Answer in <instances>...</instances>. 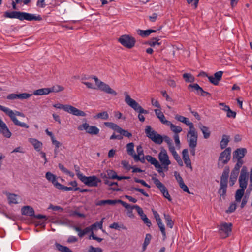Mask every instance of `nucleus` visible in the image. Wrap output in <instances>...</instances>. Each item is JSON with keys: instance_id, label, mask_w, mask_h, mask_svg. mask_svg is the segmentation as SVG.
Segmentation results:
<instances>
[{"instance_id": "obj_28", "label": "nucleus", "mask_w": 252, "mask_h": 252, "mask_svg": "<svg viewBox=\"0 0 252 252\" xmlns=\"http://www.w3.org/2000/svg\"><path fill=\"white\" fill-rule=\"evenodd\" d=\"M169 126L170 129L175 133V134H178L182 131V128L181 126H176L172 124L170 122L167 125Z\"/></svg>"}, {"instance_id": "obj_15", "label": "nucleus", "mask_w": 252, "mask_h": 252, "mask_svg": "<svg viewBox=\"0 0 252 252\" xmlns=\"http://www.w3.org/2000/svg\"><path fill=\"white\" fill-rule=\"evenodd\" d=\"M222 74V71H219L214 74V77L213 76H209L208 77V78L211 83L215 85H217L218 84L219 82L221 80Z\"/></svg>"}, {"instance_id": "obj_20", "label": "nucleus", "mask_w": 252, "mask_h": 252, "mask_svg": "<svg viewBox=\"0 0 252 252\" xmlns=\"http://www.w3.org/2000/svg\"><path fill=\"white\" fill-rule=\"evenodd\" d=\"M175 118L185 124L186 125L189 126V129L194 127V125L192 123L190 122L188 118L182 116L181 115H177L175 116Z\"/></svg>"}, {"instance_id": "obj_61", "label": "nucleus", "mask_w": 252, "mask_h": 252, "mask_svg": "<svg viewBox=\"0 0 252 252\" xmlns=\"http://www.w3.org/2000/svg\"><path fill=\"white\" fill-rule=\"evenodd\" d=\"M133 159L135 161H140L142 163H144L145 162V160H146V156H144V155L140 157L135 156V158H134Z\"/></svg>"}, {"instance_id": "obj_63", "label": "nucleus", "mask_w": 252, "mask_h": 252, "mask_svg": "<svg viewBox=\"0 0 252 252\" xmlns=\"http://www.w3.org/2000/svg\"><path fill=\"white\" fill-rule=\"evenodd\" d=\"M236 208V204L235 203H232L230 204L228 209L226 210V213H230L233 212Z\"/></svg>"}, {"instance_id": "obj_9", "label": "nucleus", "mask_w": 252, "mask_h": 252, "mask_svg": "<svg viewBox=\"0 0 252 252\" xmlns=\"http://www.w3.org/2000/svg\"><path fill=\"white\" fill-rule=\"evenodd\" d=\"M81 181L86 186L89 187H97L98 183L101 182V180L95 176H91L86 177L82 176Z\"/></svg>"}, {"instance_id": "obj_12", "label": "nucleus", "mask_w": 252, "mask_h": 252, "mask_svg": "<svg viewBox=\"0 0 252 252\" xmlns=\"http://www.w3.org/2000/svg\"><path fill=\"white\" fill-rule=\"evenodd\" d=\"M231 149L230 147L227 148L224 151L221 152L219 158L218 165L221 162L222 165L226 164L230 159Z\"/></svg>"}, {"instance_id": "obj_44", "label": "nucleus", "mask_w": 252, "mask_h": 252, "mask_svg": "<svg viewBox=\"0 0 252 252\" xmlns=\"http://www.w3.org/2000/svg\"><path fill=\"white\" fill-rule=\"evenodd\" d=\"M152 141L156 144H161L163 142L162 136L160 134L157 133L156 134L155 137L153 138Z\"/></svg>"}, {"instance_id": "obj_39", "label": "nucleus", "mask_w": 252, "mask_h": 252, "mask_svg": "<svg viewBox=\"0 0 252 252\" xmlns=\"http://www.w3.org/2000/svg\"><path fill=\"white\" fill-rule=\"evenodd\" d=\"M95 119H101L102 120H107L109 118V115L106 111L98 113L94 117Z\"/></svg>"}, {"instance_id": "obj_7", "label": "nucleus", "mask_w": 252, "mask_h": 252, "mask_svg": "<svg viewBox=\"0 0 252 252\" xmlns=\"http://www.w3.org/2000/svg\"><path fill=\"white\" fill-rule=\"evenodd\" d=\"M197 132L196 131L194 127L190 128L187 134V141L189 147L197 146Z\"/></svg>"}, {"instance_id": "obj_46", "label": "nucleus", "mask_w": 252, "mask_h": 252, "mask_svg": "<svg viewBox=\"0 0 252 252\" xmlns=\"http://www.w3.org/2000/svg\"><path fill=\"white\" fill-rule=\"evenodd\" d=\"M9 202L10 203L17 204V195L15 194H9L8 196Z\"/></svg>"}, {"instance_id": "obj_62", "label": "nucleus", "mask_w": 252, "mask_h": 252, "mask_svg": "<svg viewBox=\"0 0 252 252\" xmlns=\"http://www.w3.org/2000/svg\"><path fill=\"white\" fill-rule=\"evenodd\" d=\"M73 229L78 232V235L79 237L82 238L85 234L83 230H82L79 227L77 226H73Z\"/></svg>"}, {"instance_id": "obj_43", "label": "nucleus", "mask_w": 252, "mask_h": 252, "mask_svg": "<svg viewBox=\"0 0 252 252\" xmlns=\"http://www.w3.org/2000/svg\"><path fill=\"white\" fill-rule=\"evenodd\" d=\"M48 89H49V91H50V93H51V92L57 93V92L63 91L64 90V88L60 85L54 86L52 87H51L50 88H48Z\"/></svg>"}, {"instance_id": "obj_41", "label": "nucleus", "mask_w": 252, "mask_h": 252, "mask_svg": "<svg viewBox=\"0 0 252 252\" xmlns=\"http://www.w3.org/2000/svg\"><path fill=\"white\" fill-rule=\"evenodd\" d=\"M104 125L107 127L116 131L117 132L119 131V129L120 128L118 125L112 122H105Z\"/></svg>"}, {"instance_id": "obj_58", "label": "nucleus", "mask_w": 252, "mask_h": 252, "mask_svg": "<svg viewBox=\"0 0 252 252\" xmlns=\"http://www.w3.org/2000/svg\"><path fill=\"white\" fill-rule=\"evenodd\" d=\"M159 39L154 38L151 41H149L148 44L151 46H155L156 45H160V43L158 42Z\"/></svg>"}, {"instance_id": "obj_17", "label": "nucleus", "mask_w": 252, "mask_h": 252, "mask_svg": "<svg viewBox=\"0 0 252 252\" xmlns=\"http://www.w3.org/2000/svg\"><path fill=\"white\" fill-rule=\"evenodd\" d=\"M183 159L187 167L192 168L191 160L189 156V152L187 149H185L182 151Z\"/></svg>"}, {"instance_id": "obj_13", "label": "nucleus", "mask_w": 252, "mask_h": 252, "mask_svg": "<svg viewBox=\"0 0 252 252\" xmlns=\"http://www.w3.org/2000/svg\"><path fill=\"white\" fill-rule=\"evenodd\" d=\"M158 159L161 164H171L169 160V156L167 154L166 150L162 148L158 155Z\"/></svg>"}, {"instance_id": "obj_8", "label": "nucleus", "mask_w": 252, "mask_h": 252, "mask_svg": "<svg viewBox=\"0 0 252 252\" xmlns=\"http://www.w3.org/2000/svg\"><path fill=\"white\" fill-rule=\"evenodd\" d=\"M232 224L231 223L222 222L219 225V231L223 238L229 236L232 231Z\"/></svg>"}, {"instance_id": "obj_54", "label": "nucleus", "mask_w": 252, "mask_h": 252, "mask_svg": "<svg viewBox=\"0 0 252 252\" xmlns=\"http://www.w3.org/2000/svg\"><path fill=\"white\" fill-rule=\"evenodd\" d=\"M118 203H120V204H121L123 206H124L125 208H126V209L127 210H132L134 208V206H131L129 204H128V203L121 200H118Z\"/></svg>"}, {"instance_id": "obj_57", "label": "nucleus", "mask_w": 252, "mask_h": 252, "mask_svg": "<svg viewBox=\"0 0 252 252\" xmlns=\"http://www.w3.org/2000/svg\"><path fill=\"white\" fill-rule=\"evenodd\" d=\"M134 208L136 210L138 214L140 216L141 219L144 218V216H146V215L144 213L143 210L141 208H140L138 205H134Z\"/></svg>"}, {"instance_id": "obj_30", "label": "nucleus", "mask_w": 252, "mask_h": 252, "mask_svg": "<svg viewBox=\"0 0 252 252\" xmlns=\"http://www.w3.org/2000/svg\"><path fill=\"white\" fill-rule=\"evenodd\" d=\"M199 128L203 134V137L205 139H208L210 136V131L209 128L202 125H199Z\"/></svg>"}, {"instance_id": "obj_29", "label": "nucleus", "mask_w": 252, "mask_h": 252, "mask_svg": "<svg viewBox=\"0 0 252 252\" xmlns=\"http://www.w3.org/2000/svg\"><path fill=\"white\" fill-rule=\"evenodd\" d=\"M50 93L48 88H42L35 90L32 94L35 95H41L44 94H48Z\"/></svg>"}, {"instance_id": "obj_26", "label": "nucleus", "mask_w": 252, "mask_h": 252, "mask_svg": "<svg viewBox=\"0 0 252 252\" xmlns=\"http://www.w3.org/2000/svg\"><path fill=\"white\" fill-rule=\"evenodd\" d=\"M146 159L152 165H153L155 167H158L159 166V162L157 159L150 155H146Z\"/></svg>"}, {"instance_id": "obj_52", "label": "nucleus", "mask_w": 252, "mask_h": 252, "mask_svg": "<svg viewBox=\"0 0 252 252\" xmlns=\"http://www.w3.org/2000/svg\"><path fill=\"white\" fill-rule=\"evenodd\" d=\"M137 33L143 37H146L150 35L148 30H142L138 29L137 30Z\"/></svg>"}, {"instance_id": "obj_36", "label": "nucleus", "mask_w": 252, "mask_h": 252, "mask_svg": "<svg viewBox=\"0 0 252 252\" xmlns=\"http://www.w3.org/2000/svg\"><path fill=\"white\" fill-rule=\"evenodd\" d=\"M18 14L19 11H12V12H9V11H6L4 13V16L6 18H18Z\"/></svg>"}, {"instance_id": "obj_10", "label": "nucleus", "mask_w": 252, "mask_h": 252, "mask_svg": "<svg viewBox=\"0 0 252 252\" xmlns=\"http://www.w3.org/2000/svg\"><path fill=\"white\" fill-rule=\"evenodd\" d=\"M78 129L81 131L85 130L87 133L92 135H97L99 132V129L96 126H90L87 123L79 126Z\"/></svg>"}, {"instance_id": "obj_22", "label": "nucleus", "mask_w": 252, "mask_h": 252, "mask_svg": "<svg viewBox=\"0 0 252 252\" xmlns=\"http://www.w3.org/2000/svg\"><path fill=\"white\" fill-rule=\"evenodd\" d=\"M45 177L49 181H50L53 183L57 189L58 188V186L57 185L60 184V183H58L57 181V178L55 175L50 172H48L46 173Z\"/></svg>"}, {"instance_id": "obj_25", "label": "nucleus", "mask_w": 252, "mask_h": 252, "mask_svg": "<svg viewBox=\"0 0 252 252\" xmlns=\"http://www.w3.org/2000/svg\"><path fill=\"white\" fill-rule=\"evenodd\" d=\"M145 133L146 134L147 136L149 137L150 139H151L152 140V139H153V138L155 137L156 134L158 133L156 131L153 130L151 126H146L145 129Z\"/></svg>"}, {"instance_id": "obj_53", "label": "nucleus", "mask_w": 252, "mask_h": 252, "mask_svg": "<svg viewBox=\"0 0 252 252\" xmlns=\"http://www.w3.org/2000/svg\"><path fill=\"white\" fill-rule=\"evenodd\" d=\"M58 189L60 190H62L64 191H70V190H74V189L72 187H68L64 186L63 185H62V184H58Z\"/></svg>"}, {"instance_id": "obj_6", "label": "nucleus", "mask_w": 252, "mask_h": 252, "mask_svg": "<svg viewBox=\"0 0 252 252\" xmlns=\"http://www.w3.org/2000/svg\"><path fill=\"white\" fill-rule=\"evenodd\" d=\"M248 180V172L246 166H244L241 170L239 178V183L241 189H245L247 188Z\"/></svg>"}, {"instance_id": "obj_14", "label": "nucleus", "mask_w": 252, "mask_h": 252, "mask_svg": "<svg viewBox=\"0 0 252 252\" xmlns=\"http://www.w3.org/2000/svg\"><path fill=\"white\" fill-rule=\"evenodd\" d=\"M247 153L246 148H242L237 149L233 153L232 160L235 162V159L243 160L242 158L245 157Z\"/></svg>"}, {"instance_id": "obj_60", "label": "nucleus", "mask_w": 252, "mask_h": 252, "mask_svg": "<svg viewBox=\"0 0 252 252\" xmlns=\"http://www.w3.org/2000/svg\"><path fill=\"white\" fill-rule=\"evenodd\" d=\"M175 159L177 161L178 164L180 166H183V162L180 157V156L178 154V153H174V154L172 155Z\"/></svg>"}, {"instance_id": "obj_21", "label": "nucleus", "mask_w": 252, "mask_h": 252, "mask_svg": "<svg viewBox=\"0 0 252 252\" xmlns=\"http://www.w3.org/2000/svg\"><path fill=\"white\" fill-rule=\"evenodd\" d=\"M155 112L157 117L159 119L160 121L163 124L167 125L169 123V121L166 120L165 117L160 109H155Z\"/></svg>"}, {"instance_id": "obj_47", "label": "nucleus", "mask_w": 252, "mask_h": 252, "mask_svg": "<svg viewBox=\"0 0 252 252\" xmlns=\"http://www.w3.org/2000/svg\"><path fill=\"white\" fill-rule=\"evenodd\" d=\"M104 219V218H103L102 220L100 222H96L92 225H91L92 229L93 231L94 230H95L97 227H98L99 229H102L103 231V230L102 229V224H103V220Z\"/></svg>"}, {"instance_id": "obj_59", "label": "nucleus", "mask_w": 252, "mask_h": 252, "mask_svg": "<svg viewBox=\"0 0 252 252\" xmlns=\"http://www.w3.org/2000/svg\"><path fill=\"white\" fill-rule=\"evenodd\" d=\"M88 252H103V250L100 248H95L92 246H90Z\"/></svg>"}, {"instance_id": "obj_45", "label": "nucleus", "mask_w": 252, "mask_h": 252, "mask_svg": "<svg viewBox=\"0 0 252 252\" xmlns=\"http://www.w3.org/2000/svg\"><path fill=\"white\" fill-rule=\"evenodd\" d=\"M183 78L186 82H193L194 81V77L189 73H185L183 75Z\"/></svg>"}, {"instance_id": "obj_51", "label": "nucleus", "mask_w": 252, "mask_h": 252, "mask_svg": "<svg viewBox=\"0 0 252 252\" xmlns=\"http://www.w3.org/2000/svg\"><path fill=\"white\" fill-rule=\"evenodd\" d=\"M32 94H30L28 93H22L18 94V99L23 100L26 99L31 97Z\"/></svg>"}, {"instance_id": "obj_31", "label": "nucleus", "mask_w": 252, "mask_h": 252, "mask_svg": "<svg viewBox=\"0 0 252 252\" xmlns=\"http://www.w3.org/2000/svg\"><path fill=\"white\" fill-rule=\"evenodd\" d=\"M164 218L165 220V222L166 223V225L168 227H169L170 228H172L174 225V222L172 220L171 216L166 214H164Z\"/></svg>"}, {"instance_id": "obj_24", "label": "nucleus", "mask_w": 252, "mask_h": 252, "mask_svg": "<svg viewBox=\"0 0 252 252\" xmlns=\"http://www.w3.org/2000/svg\"><path fill=\"white\" fill-rule=\"evenodd\" d=\"M229 174V169L226 167L224 169L220 178V183L227 184L228 178Z\"/></svg>"}, {"instance_id": "obj_1", "label": "nucleus", "mask_w": 252, "mask_h": 252, "mask_svg": "<svg viewBox=\"0 0 252 252\" xmlns=\"http://www.w3.org/2000/svg\"><path fill=\"white\" fill-rule=\"evenodd\" d=\"M53 106L58 109H63L64 111L77 116L85 117L86 115L84 111L69 105H63L58 103L54 104Z\"/></svg>"}, {"instance_id": "obj_2", "label": "nucleus", "mask_w": 252, "mask_h": 252, "mask_svg": "<svg viewBox=\"0 0 252 252\" xmlns=\"http://www.w3.org/2000/svg\"><path fill=\"white\" fill-rule=\"evenodd\" d=\"M125 101L130 107L140 114H148V111L144 109L135 100L132 99L126 92L124 93Z\"/></svg>"}, {"instance_id": "obj_56", "label": "nucleus", "mask_w": 252, "mask_h": 252, "mask_svg": "<svg viewBox=\"0 0 252 252\" xmlns=\"http://www.w3.org/2000/svg\"><path fill=\"white\" fill-rule=\"evenodd\" d=\"M188 88H192L194 89V90H196L197 93H200L201 91H203V89L200 87L198 84H190L189 85Z\"/></svg>"}, {"instance_id": "obj_3", "label": "nucleus", "mask_w": 252, "mask_h": 252, "mask_svg": "<svg viewBox=\"0 0 252 252\" xmlns=\"http://www.w3.org/2000/svg\"><path fill=\"white\" fill-rule=\"evenodd\" d=\"M92 78L94 80L96 85L101 91L113 94L114 96L117 95V93L115 90L112 89L108 84L99 80L95 76H92Z\"/></svg>"}, {"instance_id": "obj_18", "label": "nucleus", "mask_w": 252, "mask_h": 252, "mask_svg": "<svg viewBox=\"0 0 252 252\" xmlns=\"http://www.w3.org/2000/svg\"><path fill=\"white\" fill-rule=\"evenodd\" d=\"M22 214L24 215L33 217L34 216V211L33 208L30 206H25L21 209Z\"/></svg>"}, {"instance_id": "obj_5", "label": "nucleus", "mask_w": 252, "mask_h": 252, "mask_svg": "<svg viewBox=\"0 0 252 252\" xmlns=\"http://www.w3.org/2000/svg\"><path fill=\"white\" fill-rule=\"evenodd\" d=\"M9 112H8L7 115L10 118L11 121L15 125L18 126L22 127H25L26 128H29V126L28 125H27L26 123L19 122L16 117V116L24 117V115L22 113L17 111L14 112L10 109Z\"/></svg>"}, {"instance_id": "obj_64", "label": "nucleus", "mask_w": 252, "mask_h": 252, "mask_svg": "<svg viewBox=\"0 0 252 252\" xmlns=\"http://www.w3.org/2000/svg\"><path fill=\"white\" fill-rule=\"evenodd\" d=\"M179 186L184 191L190 193L188 187L185 184L184 181L179 183Z\"/></svg>"}, {"instance_id": "obj_42", "label": "nucleus", "mask_w": 252, "mask_h": 252, "mask_svg": "<svg viewBox=\"0 0 252 252\" xmlns=\"http://www.w3.org/2000/svg\"><path fill=\"white\" fill-rule=\"evenodd\" d=\"M235 161H236V164L232 170L239 173L240 169L244 164V161L243 160L240 159H235Z\"/></svg>"}, {"instance_id": "obj_50", "label": "nucleus", "mask_w": 252, "mask_h": 252, "mask_svg": "<svg viewBox=\"0 0 252 252\" xmlns=\"http://www.w3.org/2000/svg\"><path fill=\"white\" fill-rule=\"evenodd\" d=\"M136 150H137V154H136L134 153V154L133 157V158H135V156L140 157V156L144 155L143 150L141 145H138L137 146Z\"/></svg>"}, {"instance_id": "obj_23", "label": "nucleus", "mask_w": 252, "mask_h": 252, "mask_svg": "<svg viewBox=\"0 0 252 252\" xmlns=\"http://www.w3.org/2000/svg\"><path fill=\"white\" fill-rule=\"evenodd\" d=\"M227 187V184L220 183V187L218 192L220 195V198L222 197L223 199H224L226 193Z\"/></svg>"}, {"instance_id": "obj_19", "label": "nucleus", "mask_w": 252, "mask_h": 252, "mask_svg": "<svg viewBox=\"0 0 252 252\" xmlns=\"http://www.w3.org/2000/svg\"><path fill=\"white\" fill-rule=\"evenodd\" d=\"M152 180L157 187L160 190L162 194L167 190L166 187L158 179L152 177Z\"/></svg>"}, {"instance_id": "obj_40", "label": "nucleus", "mask_w": 252, "mask_h": 252, "mask_svg": "<svg viewBox=\"0 0 252 252\" xmlns=\"http://www.w3.org/2000/svg\"><path fill=\"white\" fill-rule=\"evenodd\" d=\"M157 222L158 225L160 229V230L161 232V233H162L163 237V240H164L166 238L164 225L162 222L161 220H159V221H157Z\"/></svg>"}, {"instance_id": "obj_27", "label": "nucleus", "mask_w": 252, "mask_h": 252, "mask_svg": "<svg viewBox=\"0 0 252 252\" xmlns=\"http://www.w3.org/2000/svg\"><path fill=\"white\" fill-rule=\"evenodd\" d=\"M29 141L34 146L35 149L37 151H39L42 147V144L41 142H39L36 139L34 138H30L29 139Z\"/></svg>"}, {"instance_id": "obj_38", "label": "nucleus", "mask_w": 252, "mask_h": 252, "mask_svg": "<svg viewBox=\"0 0 252 252\" xmlns=\"http://www.w3.org/2000/svg\"><path fill=\"white\" fill-rule=\"evenodd\" d=\"M229 142V137L225 135H223L222 139L220 143V146L222 149L225 148Z\"/></svg>"}, {"instance_id": "obj_33", "label": "nucleus", "mask_w": 252, "mask_h": 252, "mask_svg": "<svg viewBox=\"0 0 252 252\" xmlns=\"http://www.w3.org/2000/svg\"><path fill=\"white\" fill-rule=\"evenodd\" d=\"M245 190V189H240L236 191L235 196L236 202H240L243 196L244 195Z\"/></svg>"}, {"instance_id": "obj_37", "label": "nucleus", "mask_w": 252, "mask_h": 252, "mask_svg": "<svg viewBox=\"0 0 252 252\" xmlns=\"http://www.w3.org/2000/svg\"><path fill=\"white\" fill-rule=\"evenodd\" d=\"M56 249L61 252H73L69 248L67 247L63 246L59 243H56L55 244Z\"/></svg>"}, {"instance_id": "obj_16", "label": "nucleus", "mask_w": 252, "mask_h": 252, "mask_svg": "<svg viewBox=\"0 0 252 252\" xmlns=\"http://www.w3.org/2000/svg\"><path fill=\"white\" fill-rule=\"evenodd\" d=\"M0 129L3 130V136L6 138H10L11 136V133L8 129L6 124L0 119Z\"/></svg>"}, {"instance_id": "obj_32", "label": "nucleus", "mask_w": 252, "mask_h": 252, "mask_svg": "<svg viewBox=\"0 0 252 252\" xmlns=\"http://www.w3.org/2000/svg\"><path fill=\"white\" fill-rule=\"evenodd\" d=\"M109 227L112 229H115L116 230H120V229H123V230H127L126 227L123 224L121 223L119 224L118 222H114L112 224H111Z\"/></svg>"}, {"instance_id": "obj_34", "label": "nucleus", "mask_w": 252, "mask_h": 252, "mask_svg": "<svg viewBox=\"0 0 252 252\" xmlns=\"http://www.w3.org/2000/svg\"><path fill=\"white\" fill-rule=\"evenodd\" d=\"M239 172L232 170L231 172L230 177V186H232L237 180Z\"/></svg>"}, {"instance_id": "obj_55", "label": "nucleus", "mask_w": 252, "mask_h": 252, "mask_svg": "<svg viewBox=\"0 0 252 252\" xmlns=\"http://www.w3.org/2000/svg\"><path fill=\"white\" fill-rule=\"evenodd\" d=\"M108 178L115 179L117 177L116 173L113 170H109L107 171Z\"/></svg>"}, {"instance_id": "obj_49", "label": "nucleus", "mask_w": 252, "mask_h": 252, "mask_svg": "<svg viewBox=\"0 0 252 252\" xmlns=\"http://www.w3.org/2000/svg\"><path fill=\"white\" fill-rule=\"evenodd\" d=\"M152 236L150 234H147L145 238L144 242L143 245V248L145 250L147 246L149 245L151 240Z\"/></svg>"}, {"instance_id": "obj_35", "label": "nucleus", "mask_w": 252, "mask_h": 252, "mask_svg": "<svg viewBox=\"0 0 252 252\" xmlns=\"http://www.w3.org/2000/svg\"><path fill=\"white\" fill-rule=\"evenodd\" d=\"M126 147L127 154L133 157L134 154V143L132 142L129 143L126 145Z\"/></svg>"}, {"instance_id": "obj_48", "label": "nucleus", "mask_w": 252, "mask_h": 252, "mask_svg": "<svg viewBox=\"0 0 252 252\" xmlns=\"http://www.w3.org/2000/svg\"><path fill=\"white\" fill-rule=\"evenodd\" d=\"M118 132L122 136H125L127 137H130L132 136V134L131 133L129 132L127 130H125L122 129L121 127L119 129Z\"/></svg>"}, {"instance_id": "obj_11", "label": "nucleus", "mask_w": 252, "mask_h": 252, "mask_svg": "<svg viewBox=\"0 0 252 252\" xmlns=\"http://www.w3.org/2000/svg\"><path fill=\"white\" fill-rule=\"evenodd\" d=\"M18 17V19L21 21L23 20H26L28 21H40L42 20V18L39 15L37 16L32 14L20 11H19Z\"/></svg>"}, {"instance_id": "obj_4", "label": "nucleus", "mask_w": 252, "mask_h": 252, "mask_svg": "<svg viewBox=\"0 0 252 252\" xmlns=\"http://www.w3.org/2000/svg\"><path fill=\"white\" fill-rule=\"evenodd\" d=\"M118 41L123 46L128 49L133 48L136 43L135 38L127 34L121 36L118 39Z\"/></svg>"}]
</instances>
